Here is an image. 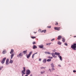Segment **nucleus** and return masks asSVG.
I'll list each match as a JSON object with an SVG mask.
<instances>
[{"mask_svg":"<svg viewBox=\"0 0 76 76\" xmlns=\"http://www.w3.org/2000/svg\"><path fill=\"white\" fill-rule=\"evenodd\" d=\"M14 52V50L13 49H11V51L10 52V54H11V59H12L13 58V56H14V55H15V54L14 53H13Z\"/></svg>","mask_w":76,"mask_h":76,"instance_id":"obj_1","label":"nucleus"},{"mask_svg":"<svg viewBox=\"0 0 76 76\" xmlns=\"http://www.w3.org/2000/svg\"><path fill=\"white\" fill-rule=\"evenodd\" d=\"M71 48L74 50H76V43H74L71 46Z\"/></svg>","mask_w":76,"mask_h":76,"instance_id":"obj_2","label":"nucleus"},{"mask_svg":"<svg viewBox=\"0 0 76 76\" xmlns=\"http://www.w3.org/2000/svg\"><path fill=\"white\" fill-rule=\"evenodd\" d=\"M31 73V71L29 69H27L26 71V74L27 75H29Z\"/></svg>","mask_w":76,"mask_h":76,"instance_id":"obj_3","label":"nucleus"},{"mask_svg":"<svg viewBox=\"0 0 76 76\" xmlns=\"http://www.w3.org/2000/svg\"><path fill=\"white\" fill-rule=\"evenodd\" d=\"M6 59V58H3L2 60L1 61V63L2 64H3L4 63V61H5V60Z\"/></svg>","mask_w":76,"mask_h":76,"instance_id":"obj_4","label":"nucleus"},{"mask_svg":"<svg viewBox=\"0 0 76 76\" xmlns=\"http://www.w3.org/2000/svg\"><path fill=\"white\" fill-rule=\"evenodd\" d=\"M23 70L21 71V72L22 73H24V75H25V70H26L25 69V67H24L23 68Z\"/></svg>","mask_w":76,"mask_h":76,"instance_id":"obj_5","label":"nucleus"},{"mask_svg":"<svg viewBox=\"0 0 76 76\" xmlns=\"http://www.w3.org/2000/svg\"><path fill=\"white\" fill-rule=\"evenodd\" d=\"M61 28L60 27H55L54 28V29L55 30H57L58 31H60V29Z\"/></svg>","mask_w":76,"mask_h":76,"instance_id":"obj_6","label":"nucleus"},{"mask_svg":"<svg viewBox=\"0 0 76 76\" xmlns=\"http://www.w3.org/2000/svg\"><path fill=\"white\" fill-rule=\"evenodd\" d=\"M60 53H58L57 52H55V55L56 56H58V57H59V56H60Z\"/></svg>","mask_w":76,"mask_h":76,"instance_id":"obj_7","label":"nucleus"},{"mask_svg":"<svg viewBox=\"0 0 76 76\" xmlns=\"http://www.w3.org/2000/svg\"><path fill=\"white\" fill-rule=\"evenodd\" d=\"M62 37L61 36H58V38H57V39H58V40H60L61 39V38H62Z\"/></svg>","mask_w":76,"mask_h":76,"instance_id":"obj_8","label":"nucleus"},{"mask_svg":"<svg viewBox=\"0 0 76 76\" xmlns=\"http://www.w3.org/2000/svg\"><path fill=\"white\" fill-rule=\"evenodd\" d=\"M9 59H7L6 61V64H7V65H8V64H9L8 62H9Z\"/></svg>","mask_w":76,"mask_h":76,"instance_id":"obj_9","label":"nucleus"},{"mask_svg":"<svg viewBox=\"0 0 76 76\" xmlns=\"http://www.w3.org/2000/svg\"><path fill=\"white\" fill-rule=\"evenodd\" d=\"M35 48H37V46H36L35 45H33V49H34Z\"/></svg>","mask_w":76,"mask_h":76,"instance_id":"obj_10","label":"nucleus"},{"mask_svg":"<svg viewBox=\"0 0 76 76\" xmlns=\"http://www.w3.org/2000/svg\"><path fill=\"white\" fill-rule=\"evenodd\" d=\"M39 47L40 48H42L43 47H44V45H39Z\"/></svg>","mask_w":76,"mask_h":76,"instance_id":"obj_11","label":"nucleus"},{"mask_svg":"<svg viewBox=\"0 0 76 76\" xmlns=\"http://www.w3.org/2000/svg\"><path fill=\"white\" fill-rule=\"evenodd\" d=\"M46 31H47L46 30H42L41 31V33H42V32H44V33H45L46 32Z\"/></svg>","mask_w":76,"mask_h":76,"instance_id":"obj_12","label":"nucleus"},{"mask_svg":"<svg viewBox=\"0 0 76 76\" xmlns=\"http://www.w3.org/2000/svg\"><path fill=\"white\" fill-rule=\"evenodd\" d=\"M23 53H24V54H26L27 53V50H26L25 51H23Z\"/></svg>","mask_w":76,"mask_h":76,"instance_id":"obj_13","label":"nucleus"},{"mask_svg":"<svg viewBox=\"0 0 76 76\" xmlns=\"http://www.w3.org/2000/svg\"><path fill=\"white\" fill-rule=\"evenodd\" d=\"M43 63H46V59H44L43 61Z\"/></svg>","mask_w":76,"mask_h":76,"instance_id":"obj_14","label":"nucleus"},{"mask_svg":"<svg viewBox=\"0 0 76 76\" xmlns=\"http://www.w3.org/2000/svg\"><path fill=\"white\" fill-rule=\"evenodd\" d=\"M62 38V41H63V42H65V39L64 38Z\"/></svg>","mask_w":76,"mask_h":76,"instance_id":"obj_15","label":"nucleus"},{"mask_svg":"<svg viewBox=\"0 0 76 76\" xmlns=\"http://www.w3.org/2000/svg\"><path fill=\"white\" fill-rule=\"evenodd\" d=\"M52 55L53 57H54V58H56V56H55V55H54V53H52Z\"/></svg>","mask_w":76,"mask_h":76,"instance_id":"obj_16","label":"nucleus"},{"mask_svg":"<svg viewBox=\"0 0 76 76\" xmlns=\"http://www.w3.org/2000/svg\"><path fill=\"white\" fill-rule=\"evenodd\" d=\"M46 68V67H40L41 69H45Z\"/></svg>","mask_w":76,"mask_h":76,"instance_id":"obj_17","label":"nucleus"},{"mask_svg":"<svg viewBox=\"0 0 76 76\" xmlns=\"http://www.w3.org/2000/svg\"><path fill=\"white\" fill-rule=\"evenodd\" d=\"M46 54H50V53L48 52H45Z\"/></svg>","mask_w":76,"mask_h":76,"instance_id":"obj_18","label":"nucleus"},{"mask_svg":"<svg viewBox=\"0 0 76 76\" xmlns=\"http://www.w3.org/2000/svg\"><path fill=\"white\" fill-rule=\"evenodd\" d=\"M58 45H61V42H60V41H58Z\"/></svg>","mask_w":76,"mask_h":76,"instance_id":"obj_19","label":"nucleus"},{"mask_svg":"<svg viewBox=\"0 0 76 76\" xmlns=\"http://www.w3.org/2000/svg\"><path fill=\"white\" fill-rule=\"evenodd\" d=\"M31 56V55H30L28 54V55H27V58H29L30 57V56Z\"/></svg>","mask_w":76,"mask_h":76,"instance_id":"obj_20","label":"nucleus"},{"mask_svg":"<svg viewBox=\"0 0 76 76\" xmlns=\"http://www.w3.org/2000/svg\"><path fill=\"white\" fill-rule=\"evenodd\" d=\"M37 53H38L37 52V53H36L32 55V58H34V55H35V54H37Z\"/></svg>","mask_w":76,"mask_h":76,"instance_id":"obj_21","label":"nucleus"},{"mask_svg":"<svg viewBox=\"0 0 76 76\" xmlns=\"http://www.w3.org/2000/svg\"><path fill=\"white\" fill-rule=\"evenodd\" d=\"M54 64H53V63H52L51 64V67H54Z\"/></svg>","mask_w":76,"mask_h":76,"instance_id":"obj_22","label":"nucleus"},{"mask_svg":"<svg viewBox=\"0 0 76 76\" xmlns=\"http://www.w3.org/2000/svg\"><path fill=\"white\" fill-rule=\"evenodd\" d=\"M59 58L60 59V60L61 61L62 60V58L61 57V56H59Z\"/></svg>","mask_w":76,"mask_h":76,"instance_id":"obj_23","label":"nucleus"},{"mask_svg":"<svg viewBox=\"0 0 76 76\" xmlns=\"http://www.w3.org/2000/svg\"><path fill=\"white\" fill-rule=\"evenodd\" d=\"M10 63H13V61L12 60L10 59Z\"/></svg>","mask_w":76,"mask_h":76,"instance_id":"obj_24","label":"nucleus"},{"mask_svg":"<svg viewBox=\"0 0 76 76\" xmlns=\"http://www.w3.org/2000/svg\"><path fill=\"white\" fill-rule=\"evenodd\" d=\"M31 38L32 39H35V38H36V37L32 36L31 37Z\"/></svg>","mask_w":76,"mask_h":76,"instance_id":"obj_25","label":"nucleus"},{"mask_svg":"<svg viewBox=\"0 0 76 76\" xmlns=\"http://www.w3.org/2000/svg\"><path fill=\"white\" fill-rule=\"evenodd\" d=\"M51 59H48L47 60V61L49 62V61H51Z\"/></svg>","mask_w":76,"mask_h":76,"instance_id":"obj_26","label":"nucleus"},{"mask_svg":"<svg viewBox=\"0 0 76 76\" xmlns=\"http://www.w3.org/2000/svg\"><path fill=\"white\" fill-rule=\"evenodd\" d=\"M51 44V43H46V45H50V44Z\"/></svg>","mask_w":76,"mask_h":76,"instance_id":"obj_27","label":"nucleus"},{"mask_svg":"<svg viewBox=\"0 0 76 76\" xmlns=\"http://www.w3.org/2000/svg\"><path fill=\"white\" fill-rule=\"evenodd\" d=\"M23 56V55L22 53H20L19 54V56Z\"/></svg>","mask_w":76,"mask_h":76,"instance_id":"obj_28","label":"nucleus"},{"mask_svg":"<svg viewBox=\"0 0 76 76\" xmlns=\"http://www.w3.org/2000/svg\"><path fill=\"white\" fill-rule=\"evenodd\" d=\"M6 53V51H3L2 52V54H5V53Z\"/></svg>","mask_w":76,"mask_h":76,"instance_id":"obj_29","label":"nucleus"},{"mask_svg":"<svg viewBox=\"0 0 76 76\" xmlns=\"http://www.w3.org/2000/svg\"><path fill=\"white\" fill-rule=\"evenodd\" d=\"M41 31V29H39L38 30V32H41V31Z\"/></svg>","mask_w":76,"mask_h":76,"instance_id":"obj_30","label":"nucleus"},{"mask_svg":"<svg viewBox=\"0 0 76 76\" xmlns=\"http://www.w3.org/2000/svg\"><path fill=\"white\" fill-rule=\"evenodd\" d=\"M32 53V52L31 51V52H30V53H29V55H31V54Z\"/></svg>","mask_w":76,"mask_h":76,"instance_id":"obj_31","label":"nucleus"},{"mask_svg":"<svg viewBox=\"0 0 76 76\" xmlns=\"http://www.w3.org/2000/svg\"><path fill=\"white\" fill-rule=\"evenodd\" d=\"M40 73H41V74H43V73H45V71H44L43 72H40Z\"/></svg>","mask_w":76,"mask_h":76,"instance_id":"obj_32","label":"nucleus"},{"mask_svg":"<svg viewBox=\"0 0 76 76\" xmlns=\"http://www.w3.org/2000/svg\"><path fill=\"white\" fill-rule=\"evenodd\" d=\"M47 27L48 28H51V26H48Z\"/></svg>","mask_w":76,"mask_h":76,"instance_id":"obj_33","label":"nucleus"},{"mask_svg":"<svg viewBox=\"0 0 76 76\" xmlns=\"http://www.w3.org/2000/svg\"><path fill=\"white\" fill-rule=\"evenodd\" d=\"M36 44V43L35 42H33V45H34V44Z\"/></svg>","mask_w":76,"mask_h":76,"instance_id":"obj_34","label":"nucleus"},{"mask_svg":"<svg viewBox=\"0 0 76 76\" xmlns=\"http://www.w3.org/2000/svg\"><path fill=\"white\" fill-rule=\"evenodd\" d=\"M53 58V57L49 56L48 58Z\"/></svg>","mask_w":76,"mask_h":76,"instance_id":"obj_35","label":"nucleus"},{"mask_svg":"<svg viewBox=\"0 0 76 76\" xmlns=\"http://www.w3.org/2000/svg\"><path fill=\"white\" fill-rule=\"evenodd\" d=\"M52 70H55V69L54 68H53L52 69ZM53 70H52V71H53Z\"/></svg>","mask_w":76,"mask_h":76,"instance_id":"obj_36","label":"nucleus"},{"mask_svg":"<svg viewBox=\"0 0 76 76\" xmlns=\"http://www.w3.org/2000/svg\"><path fill=\"white\" fill-rule=\"evenodd\" d=\"M55 39L54 38L51 40V41H54Z\"/></svg>","mask_w":76,"mask_h":76,"instance_id":"obj_37","label":"nucleus"},{"mask_svg":"<svg viewBox=\"0 0 76 76\" xmlns=\"http://www.w3.org/2000/svg\"><path fill=\"white\" fill-rule=\"evenodd\" d=\"M3 66H2V67H1L0 68V70H1V69L2 68H3Z\"/></svg>","mask_w":76,"mask_h":76,"instance_id":"obj_38","label":"nucleus"},{"mask_svg":"<svg viewBox=\"0 0 76 76\" xmlns=\"http://www.w3.org/2000/svg\"><path fill=\"white\" fill-rule=\"evenodd\" d=\"M64 45H67V43H65L64 44Z\"/></svg>","mask_w":76,"mask_h":76,"instance_id":"obj_39","label":"nucleus"},{"mask_svg":"<svg viewBox=\"0 0 76 76\" xmlns=\"http://www.w3.org/2000/svg\"><path fill=\"white\" fill-rule=\"evenodd\" d=\"M73 72H74V73H75V72H76V71L75 70H74L73 71Z\"/></svg>","mask_w":76,"mask_h":76,"instance_id":"obj_40","label":"nucleus"},{"mask_svg":"<svg viewBox=\"0 0 76 76\" xmlns=\"http://www.w3.org/2000/svg\"><path fill=\"white\" fill-rule=\"evenodd\" d=\"M58 23H56L55 24V25H58Z\"/></svg>","mask_w":76,"mask_h":76,"instance_id":"obj_41","label":"nucleus"},{"mask_svg":"<svg viewBox=\"0 0 76 76\" xmlns=\"http://www.w3.org/2000/svg\"><path fill=\"white\" fill-rule=\"evenodd\" d=\"M49 70L50 71V72H51V69H49Z\"/></svg>","mask_w":76,"mask_h":76,"instance_id":"obj_42","label":"nucleus"},{"mask_svg":"<svg viewBox=\"0 0 76 76\" xmlns=\"http://www.w3.org/2000/svg\"><path fill=\"white\" fill-rule=\"evenodd\" d=\"M41 58L39 59V61H41Z\"/></svg>","mask_w":76,"mask_h":76,"instance_id":"obj_43","label":"nucleus"},{"mask_svg":"<svg viewBox=\"0 0 76 76\" xmlns=\"http://www.w3.org/2000/svg\"><path fill=\"white\" fill-rule=\"evenodd\" d=\"M34 34H36V33H37V31H36L35 32V31H34Z\"/></svg>","mask_w":76,"mask_h":76,"instance_id":"obj_44","label":"nucleus"},{"mask_svg":"<svg viewBox=\"0 0 76 76\" xmlns=\"http://www.w3.org/2000/svg\"><path fill=\"white\" fill-rule=\"evenodd\" d=\"M74 38H76V36H74Z\"/></svg>","mask_w":76,"mask_h":76,"instance_id":"obj_45","label":"nucleus"},{"mask_svg":"<svg viewBox=\"0 0 76 76\" xmlns=\"http://www.w3.org/2000/svg\"><path fill=\"white\" fill-rule=\"evenodd\" d=\"M30 76H32V75H30Z\"/></svg>","mask_w":76,"mask_h":76,"instance_id":"obj_46","label":"nucleus"},{"mask_svg":"<svg viewBox=\"0 0 76 76\" xmlns=\"http://www.w3.org/2000/svg\"><path fill=\"white\" fill-rule=\"evenodd\" d=\"M25 76H28V75H25Z\"/></svg>","mask_w":76,"mask_h":76,"instance_id":"obj_47","label":"nucleus"},{"mask_svg":"<svg viewBox=\"0 0 76 76\" xmlns=\"http://www.w3.org/2000/svg\"><path fill=\"white\" fill-rule=\"evenodd\" d=\"M18 56H19V55H18Z\"/></svg>","mask_w":76,"mask_h":76,"instance_id":"obj_48","label":"nucleus"},{"mask_svg":"<svg viewBox=\"0 0 76 76\" xmlns=\"http://www.w3.org/2000/svg\"><path fill=\"white\" fill-rule=\"evenodd\" d=\"M75 43H76V42H75Z\"/></svg>","mask_w":76,"mask_h":76,"instance_id":"obj_49","label":"nucleus"},{"mask_svg":"<svg viewBox=\"0 0 76 76\" xmlns=\"http://www.w3.org/2000/svg\"><path fill=\"white\" fill-rule=\"evenodd\" d=\"M60 67H61V66H60Z\"/></svg>","mask_w":76,"mask_h":76,"instance_id":"obj_50","label":"nucleus"}]
</instances>
